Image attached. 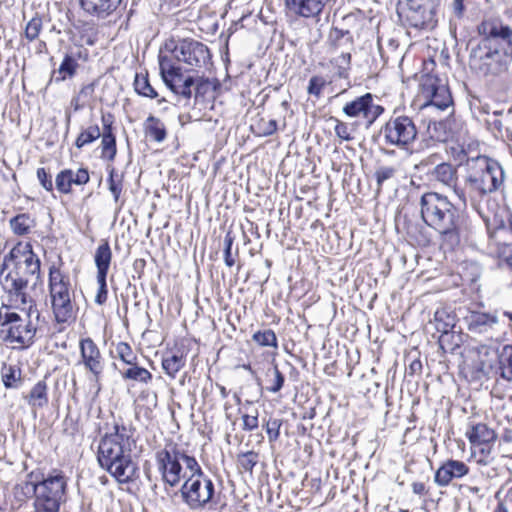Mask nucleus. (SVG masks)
I'll return each mask as SVG.
<instances>
[{
  "mask_svg": "<svg viewBox=\"0 0 512 512\" xmlns=\"http://www.w3.org/2000/svg\"><path fill=\"white\" fill-rule=\"evenodd\" d=\"M1 285L7 294L8 301L16 309L25 310L28 306L29 316L36 315L39 320L40 312L35 300L26 292L29 280L41 276V261L33 252L30 243H17L8 254L4 256L1 271Z\"/></svg>",
  "mask_w": 512,
  "mask_h": 512,
  "instance_id": "f257e3e1",
  "label": "nucleus"
},
{
  "mask_svg": "<svg viewBox=\"0 0 512 512\" xmlns=\"http://www.w3.org/2000/svg\"><path fill=\"white\" fill-rule=\"evenodd\" d=\"M420 213L423 222L439 237L445 250L453 251L470 232L467 215L447 196L437 192H426L420 198Z\"/></svg>",
  "mask_w": 512,
  "mask_h": 512,
  "instance_id": "f03ea898",
  "label": "nucleus"
},
{
  "mask_svg": "<svg viewBox=\"0 0 512 512\" xmlns=\"http://www.w3.org/2000/svg\"><path fill=\"white\" fill-rule=\"evenodd\" d=\"M113 430L101 438L97 459L99 465L119 483H129L137 470L131 455L135 445L134 429L124 423L115 422Z\"/></svg>",
  "mask_w": 512,
  "mask_h": 512,
  "instance_id": "7ed1b4c3",
  "label": "nucleus"
},
{
  "mask_svg": "<svg viewBox=\"0 0 512 512\" xmlns=\"http://www.w3.org/2000/svg\"><path fill=\"white\" fill-rule=\"evenodd\" d=\"M464 190L474 208L492 194L504 195L506 172L499 161L486 155L468 158L466 161Z\"/></svg>",
  "mask_w": 512,
  "mask_h": 512,
  "instance_id": "20e7f679",
  "label": "nucleus"
},
{
  "mask_svg": "<svg viewBox=\"0 0 512 512\" xmlns=\"http://www.w3.org/2000/svg\"><path fill=\"white\" fill-rule=\"evenodd\" d=\"M66 486L62 471L54 470L41 479L32 472L29 480L16 487V497L22 499L34 496L35 512H59L65 498Z\"/></svg>",
  "mask_w": 512,
  "mask_h": 512,
  "instance_id": "39448f33",
  "label": "nucleus"
},
{
  "mask_svg": "<svg viewBox=\"0 0 512 512\" xmlns=\"http://www.w3.org/2000/svg\"><path fill=\"white\" fill-rule=\"evenodd\" d=\"M156 463L162 480L170 487L177 486L186 472L198 471L199 463L194 456L175 443H170L164 449L156 452Z\"/></svg>",
  "mask_w": 512,
  "mask_h": 512,
  "instance_id": "423d86ee",
  "label": "nucleus"
},
{
  "mask_svg": "<svg viewBox=\"0 0 512 512\" xmlns=\"http://www.w3.org/2000/svg\"><path fill=\"white\" fill-rule=\"evenodd\" d=\"M11 308H16L11 302L2 304L0 308V331L6 333L5 340L28 347L34 343L37 333L42 330L41 320H37L35 314L29 316L28 306H26L24 311L28 321L24 323L21 316L11 311Z\"/></svg>",
  "mask_w": 512,
  "mask_h": 512,
  "instance_id": "0eeeda50",
  "label": "nucleus"
},
{
  "mask_svg": "<svg viewBox=\"0 0 512 512\" xmlns=\"http://www.w3.org/2000/svg\"><path fill=\"white\" fill-rule=\"evenodd\" d=\"M511 62L512 51L483 39L470 51L471 68L484 76H499L507 72Z\"/></svg>",
  "mask_w": 512,
  "mask_h": 512,
  "instance_id": "6e6552de",
  "label": "nucleus"
},
{
  "mask_svg": "<svg viewBox=\"0 0 512 512\" xmlns=\"http://www.w3.org/2000/svg\"><path fill=\"white\" fill-rule=\"evenodd\" d=\"M379 135L386 146L408 151L417 139L418 129L412 117L393 113L380 128Z\"/></svg>",
  "mask_w": 512,
  "mask_h": 512,
  "instance_id": "1a4fd4ad",
  "label": "nucleus"
},
{
  "mask_svg": "<svg viewBox=\"0 0 512 512\" xmlns=\"http://www.w3.org/2000/svg\"><path fill=\"white\" fill-rule=\"evenodd\" d=\"M48 288L56 322L66 323L73 316L70 281L54 264L49 268Z\"/></svg>",
  "mask_w": 512,
  "mask_h": 512,
  "instance_id": "9d476101",
  "label": "nucleus"
},
{
  "mask_svg": "<svg viewBox=\"0 0 512 512\" xmlns=\"http://www.w3.org/2000/svg\"><path fill=\"white\" fill-rule=\"evenodd\" d=\"M180 493L183 502L191 510H202L212 503L215 486L199 465L198 471H192L182 484Z\"/></svg>",
  "mask_w": 512,
  "mask_h": 512,
  "instance_id": "9b49d317",
  "label": "nucleus"
},
{
  "mask_svg": "<svg viewBox=\"0 0 512 512\" xmlns=\"http://www.w3.org/2000/svg\"><path fill=\"white\" fill-rule=\"evenodd\" d=\"M439 0H401L397 13L408 26L430 29L436 24L435 14Z\"/></svg>",
  "mask_w": 512,
  "mask_h": 512,
  "instance_id": "f8f14e48",
  "label": "nucleus"
},
{
  "mask_svg": "<svg viewBox=\"0 0 512 512\" xmlns=\"http://www.w3.org/2000/svg\"><path fill=\"white\" fill-rule=\"evenodd\" d=\"M467 331L474 336H483L491 339L500 333L501 320L497 310L483 311L469 309L463 317Z\"/></svg>",
  "mask_w": 512,
  "mask_h": 512,
  "instance_id": "ddd939ff",
  "label": "nucleus"
},
{
  "mask_svg": "<svg viewBox=\"0 0 512 512\" xmlns=\"http://www.w3.org/2000/svg\"><path fill=\"white\" fill-rule=\"evenodd\" d=\"M174 58L183 62L191 70L206 66L211 59L208 47L194 39L179 40L172 49Z\"/></svg>",
  "mask_w": 512,
  "mask_h": 512,
  "instance_id": "4468645a",
  "label": "nucleus"
},
{
  "mask_svg": "<svg viewBox=\"0 0 512 512\" xmlns=\"http://www.w3.org/2000/svg\"><path fill=\"white\" fill-rule=\"evenodd\" d=\"M384 111L383 106L374 103V96L369 92L347 102L342 108V112L348 118H362L366 129H369Z\"/></svg>",
  "mask_w": 512,
  "mask_h": 512,
  "instance_id": "2eb2a0df",
  "label": "nucleus"
},
{
  "mask_svg": "<svg viewBox=\"0 0 512 512\" xmlns=\"http://www.w3.org/2000/svg\"><path fill=\"white\" fill-rule=\"evenodd\" d=\"M478 30L483 40L512 51V28L509 25L498 20L483 21Z\"/></svg>",
  "mask_w": 512,
  "mask_h": 512,
  "instance_id": "dca6fc26",
  "label": "nucleus"
},
{
  "mask_svg": "<svg viewBox=\"0 0 512 512\" xmlns=\"http://www.w3.org/2000/svg\"><path fill=\"white\" fill-rule=\"evenodd\" d=\"M81 362L85 368L90 371L96 380L102 374L104 364L100 350L91 338H85L80 341Z\"/></svg>",
  "mask_w": 512,
  "mask_h": 512,
  "instance_id": "f3484780",
  "label": "nucleus"
},
{
  "mask_svg": "<svg viewBox=\"0 0 512 512\" xmlns=\"http://www.w3.org/2000/svg\"><path fill=\"white\" fill-rule=\"evenodd\" d=\"M469 473V467L459 460L449 459L441 464L434 475V482L439 487L448 486L453 480L460 479Z\"/></svg>",
  "mask_w": 512,
  "mask_h": 512,
  "instance_id": "a211bd4d",
  "label": "nucleus"
},
{
  "mask_svg": "<svg viewBox=\"0 0 512 512\" xmlns=\"http://www.w3.org/2000/svg\"><path fill=\"white\" fill-rule=\"evenodd\" d=\"M330 0H284L285 9L297 17L317 18Z\"/></svg>",
  "mask_w": 512,
  "mask_h": 512,
  "instance_id": "6ab92c4d",
  "label": "nucleus"
},
{
  "mask_svg": "<svg viewBox=\"0 0 512 512\" xmlns=\"http://www.w3.org/2000/svg\"><path fill=\"white\" fill-rule=\"evenodd\" d=\"M432 176L443 185L452 188L463 206L467 205L466 192L464 188L457 186V169L452 164L446 162L438 164L434 168Z\"/></svg>",
  "mask_w": 512,
  "mask_h": 512,
  "instance_id": "aec40b11",
  "label": "nucleus"
},
{
  "mask_svg": "<svg viewBox=\"0 0 512 512\" xmlns=\"http://www.w3.org/2000/svg\"><path fill=\"white\" fill-rule=\"evenodd\" d=\"M83 13L96 20H104L111 16L122 0H78Z\"/></svg>",
  "mask_w": 512,
  "mask_h": 512,
  "instance_id": "412c9836",
  "label": "nucleus"
},
{
  "mask_svg": "<svg viewBox=\"0 0 512 512\" xmlns=\"http://www.w3.org/2000/svg\"><path fill=\"white\" fill-rule=\"evenodd\" d=\"M485 350L486 354L491 352L497 358L495 374L507 381H512V345L506 344L495 350L492 348H485Z\"/></svg>",
  "mask_w": 512,
  "mask_h": 512,
  "instance_id": "4be33fe9",
  "label": "nucleus"
},
{
  "mask_svg": "<svg viewBox=\"0 0 512 512\" xmlns=\"http://www.w3.org/2000/svg\"><path fill=\"white\" fill-rule=\"evenodd\" d=\"M466 436L472 445L474 453H476V445L493 444L497 438L495 431L484 423L472 425L466 432Z\"/></svg>",
  "mask_w": 512,
  "mask_h": 512,
  "instance_id": "5701e85b",
  "label": "nucleus"
},
{
  "mask_svg": "<svg viewBox=\"0 0 512 512\" xmlns=\"http://www.w3.org/2000/svg\"><path fill=\"white\" fill-rule=\"evenodd\" d=\"M429 91L430 99L425 103V107L433 106L439 110H445L452 104V97L447 86L431 84Z\"/></svg>",
  "mask_w": 512,
  "mask_h": 512,
  "instance_id": "b1692460",
  "label": "nucleus"
},
{
  "mask_svg": "<svg viewBox=\"0 0 512 512\" xmlns=\"http://www.w3.org/2000/svg\"><path fill=\"white\" fill-rule=\"evenodd\" d=\"M430 324L434 326L437 333L443 334L456 328L457 317L453 311L447 308H439L435 311Z\"/></svg>",
  "mask_w": 512,
  "mask_h": 512,
  "instance_id": "393cba45",
  "label": "nucleus"
},
{
  "mask_svg": "<svg viewBox=\"0 0 512 512\" xmlns=\"http://www.w3.org/2000/svg\"><path fill=\"white\" fill-rule=\"evenodd\" d=\"M194 84L195 78L192 76L185 77L182 72L165 83L172 93L185 99L191 98Z\"/></svg>",
  "mask_w": 512,
  "mask_h": 512,
  "instance_id": "a878e982",
  "label": "nucleus"
},
{
  "mask_svg": "<svg viewBox=\"0 0 512 512\" xmlns=\"http://www.w3.org/2000/svg\"><path fill=\"white\" fill-rule=\"evenodd\" d=\"M134 90L135 92L146 98L157 99L158 105H162L163 103H167L168 100L165 97H160L156 91V89L150 84L149 78L147 74H136L134 79Z\"/></svg>",
  "mask_w": 512,
  "mask_h": 512,
  "instance_id": "bb28decb",
  "label": "nucleus"
},
{
  "mask_svg": "<svg viewBox=\"0 0 512 512\" xmlns=\"http://www.w3.org/2000/svg\"><path fill=\"white\" fill-rule=\"evenodd\" d=\"M32 409L43 408L48 405V386L45 380L38 381L28 395L24 397Z\"/></svg>",
  "mask_w": 512,
  "mask_h": 512,
  "instance_id": "cd10ccee",
  "label": "nucleus"
},
{
  "mask_svg": "<svg viewBox=\"0 0 512 512\" xmlns=\"http://www.w3.org/2000/svg\"><path fill=\"white\" fill-rule=\"evenodd\" d=\"M112 260V251L108 241L101 243L94 255V262L97 268V276H107Z\"/></svg>",
  "mask_w": 512,
  "mask_h": 512,
  "instance_id": "c85d7f7f",
  "label": "nucleus"
},
{
  "mask_svg": "<svg viewBox=\"0 0 512 512\" xmlns=\"http://www.w3.org/2000/svg\"><path fill=\"white\" fill-rule=\"evenodd\" d=\"M119 372L123 380L141 384H148L153 378L152 374L146 368L139 366L137 361H135V364L128 365V368L119 370Z\"/></svg>",
  "mask_w": 512,
  "mask_h": 512,
  "instance_id": "c756f323",
  "label": "nucleus"
},
{
  "mask_svg": "<svg viewBox=\"0 0 512 512\" xmlns=\"http://www.w3.org/2000/svg\"><path fill=\"white\" fill-rule=\"evenodd\" d=\"M433 337L435 338L436 335L433 334ZM437 340L439 347L444 353H454L458 348H460L463 342V335L461 332L452 329L443 334H439L437 336Z\"/></svg>",
  "mask_w": 512,
  "mask_h": 512,
  "instance_id": "7c9ffc66",
  "label": "nucleus"
},
{
  "mask_svg": "<svg viewBox=\"0 0 512 512\" xmlns=\"http://www.w3.org/2000/svg\"><path fill=\"white\" fill-rule=\"evenodd\" d=\"M9 225L15 235L24 236L30 233L36 222L30 214L21 213L11 218Z\"/></svg>",
  "mask_w": 512,
  "mask_h": 512,
  "instance_id": "2f4dec72",
  "label": "nucleus"
},
{
  "mask_svg": "<svg viewBox=\"0 0 512 512\" xmlns=\"http://www.w3.org/2000/svg\"><path fill=\"white\" fill-rule=\"evenodd\" d=\"M22 371L15 365L4 364L1 369V379L5 388L17 389L22 383Z\"/></svg>",
  "mask_w": 512,
  "mask_h": 512,
  "instance_id": "473e14b6",
  "label": "nucleus"
},
{
  "mask_svg": "<svg viewBox=\"0 0 512 512\" xmlns=\"http://www.w3.org/2000/svg\"><path fill=\"white\" fill-rule=\"evenodd\" d=\"M145 130L147 135L156 142L161 143L166 139L167 132L164 124L159 118H156L153 115L147 117L145 121Z\"/></svg>",
  "mask_w": 512,
  "mask_h": 512,
  "instance_id": "72a5a7b5",
  "label": "nucleus"
},
{
  "mask_svg": "<svg viewBox=\"0 0 512 512\" xmlns=\"http://www.w3.org/2000/svg\"><path fill=\"white\" fill-rule=\"evenodd\" d=\"M329 121L334 123V131L338 138L342 141H352L355 136L354 134L357 131L358 123H346L344 121L339 120L336 117H330Z\"/></svg>",
  "mask_w": 512,
  "mask_h": 512,
  "instance_id": "f704fd0d",
  "label": "nucleus"
},
{
  "mask_svg": "<svg viewBox=\"0 0 512 512\" xmlns=\"http://www.w3.org/2000/svg\"><path fill=\"white\" fill-rule=\"evenodd\" d=\"M329 44L337 49L345 45H353V36L349 30L332 27L328 35Z\"/></svg>",
  "mask_w": 512,
  "mask_h": 512,
  "instance_id": "c9c22d12",
  "label": "nucleus"
},
{
  "mask_svg": "<svg viewBox=\"0 0 512 512\" xmlns=\"http://www.w3.org/2000/svg\"><path fill=\"white\" fill-rule=\"evenodd\" d=\"M185 362V357L182 354H169L163 358L162 368L168 376L174 378L184 367Z\"/></svg>",
  "mask_w": 512,
  "mask_h": 512,
  "instance_id": "e433bc0d",
  "label": "nucleus"
},
{
  "mask_svg": "<svg viewBox=\"0 0 512 512\" xmlns=\"http://www.w3.org/2000/svg\"><path fill=\"white\" fill-rule=\"evenodd\" d=\"M159 69L164 83L182 72L181 67L175 65L170 57L161 54L159 55Z\"/></svg>",
  "mask_w": 512,
  "mask_h": 512,
  "instance_id": "4c0bfd02",
  "label": "nucleus"
},
{
  "mask_svg": "<svg viewBox=\"0 0 512 512\" xmlns=\"http://www.w3.org/2000/svg\"><path fill=\"white\" fill-rule=\"evenodd\" d=\"M259 462V454L253 450L242 452L237 455V466L245 472L253 473L254 467Z\"/></svg>",
  "mask_w": 512,
  "mask_h": 512,
  "instance_id": "58836bf2",
  "label": "nucleus"
},
{
  "mask_svg": "<svg viewBox=\"0 0 512 512\" xmlns=\"http://www.w3.org/2000/svg\"><path fill=\"white\" fill-rule=\"evenodd\" d=\"M101 140V149H102V157L107 158L108 160H114L117 149H116V138L112 131H107L106 133H102Z\"/></svg>",
  "mask_w": 512,
  "mask_h": 512,
  "instance_id": "ea45409f",
  "label": "nucleus"
},
{
  "mask_svg": "<svg viewBox=\"0 0 512 512\" xmlns=\"http://www.w3.org/2000/svg\"><path fill=\"white\" fill-rule=\"evenodd\" d=\"M101 136L100 128L98 125H91L83 130L75 141V146L79 149L96 141Z\"/></svg>",
  "mask_w": 512,
  "mask_h": 512,
  "instance_id": "a19ab883",
  "label": "nucleus"
},
{
  "mask_svg": "<svg viewBox=\"0 0 512 512\" xmlns=\"http://www.w3.org/2000/svg\"><path fill=\"white\" fill-rule=\"evenodd\" d=\"M73 170L71 169H64L61 170L55 179V186L56 189L63 194H68L71 192V187L73 182Z\"/></svg>",
  "mask_w": 512,
  "mask_h": 512,
  "instance_id": "79ce46f5",
  "label": "nucleus"
},
{
  "mask_svg": "<svg viewBox=\"0 0 512 512\" xmlns=\"http://www.w3.org/2000/svg\"><path fill=\"white\" fill-rule=\"evenodd\" d=\"M109 191L113 195L114 202L118 204L120 200V195L123 189L122 184V175L119 176L114 168H111L109 171V177L107 179Z\"/></svg>",
  "mask_w": 512,
  "mask_h": 512,
  "instance_id": "37998d69",
  "label": "nucleus"
},
{
  "mask_svg": "<svg viewBox=\"0 0 512 512\" xmlns=\"http://www.w3.org/2000/svg\"><path fill=\"white\" fill-rule=\"evenodd\" d=\"M115 350L117 357L126 365L135 364L138 359L131 346L126 342L117 343Z\"/></svg>",
  "mask_w": 512,
  "mask_h": 512,
  "instance_id": "c03bdc74",
  "label": "nucleus"
},
{
  "mask_svg": "<svg viewBox=\"0 0 512 512\" xmlns=\"http://www.w3.org/2000/svg\"><path fill=\"white\" fill-rule=\"evenodd\" d=\"M77 67H78V63L76 62L75 58L72 57L71 55L66 54L58 68V73L62 76L60 78H57V81L64 80L67 76L68 77L74 76L76 73Z\"/></svg>",
  "mask_w": 512,
  "mask_h": 512,
  "instance_id": "a18cd8bd",
  "label": "nucleus"
},
{
  "mask_svg": "<svg viewBox=\"0 0 512 512\" xmlns=\"http://www.w3.org/2000/svg\"><path fill=\"white\" fill-rule=\"evenodd\" d=\"M253 340L264 347H277V337L273 330L266 329L254 333Z\"/></svg>",
  "mask_w": 512,
  "mask_h": 512,
  "instance_id": "49530a36",
  "label": "nucleus"
},
{
  "mask_svg": "<svg viewBox=\"0 0 512 512\" xmlns=\"http://www.w3.org/2000/svg\"><path fill=\"white\" fill-rule=\"evenodd\" d=\"M273 375V379L270 380L271 385L267 386V391L271 393H278L284 386L285 377L282 372L278 369L277 365H274L272 369L267 371V376Z\"/></svg>",
  "mask_w": 512,
  "mask_h": 512,
  "instance_id": "de8ad7c7",
  "label": "nucleus"
},
{
  "mask_svg": "<svg viewBox=\"0 0 512 512\" xmlns=\"http://www.w3.org/2000/svg\"><path fill=\"white\" fill-rule=\"evenodd\" d=\"M397 174V168L394 166H380L375 171V178L378 190L381 189L384 182L394 178Z\"/></svg>",
  "mask_w": 512,
  "mask_h": 512,
  "instance_id": "09e8293b",
  "label": "nucleus"
},
{
  "mask_svg": "<svg viewBox=\"0 0 512 512\" xmlns=\"http://www.w3.org/2000/svg\"><path fill=\"white\" fill-rule=\"evenodd\" d=\"M332 63L338 68V76L346 78L351 64L350 52H343L333 59Z\"/></svg>",
  "mask_w": 512,
  "mask_h": 512,
  "instance_id": "8fccbe9b",
  "label": "nucleus"
},
{
  "mask_svg": "<svg viewBox=\"0 0 512 512\" xmlns=\"http://www.w3.org/2000/svg\"><path fill=\"white\" fill-rule=\"evenodd\" d=\"M42 30V18L39 15L34 16L25 27V37L29 41H34L38 38Z\"/></svg>",
  "mask_w": 512,
  "mask_h": 512,
  "instance_id": "3c124183",
  "label": "nucleus"
},
{
  "mask_svg": "<svg viewBox=\"0 0 512 512\" xmlns=\"http://www.w3.org/2000/svg\"><path fill=\"white\" fill-rule=\"evenodd\" d=\"M277 121L274 119L266 121L261 118L257 123V134L262 137H268L273 135L277 131Z\"/></svg>",
  "mask_w": 512,
  "mask_h": 512,
  "instance_id": "603ef678",
  "label": "nucleus"
},
{
  "mask_svg": "<svg viewBox=\"0 0 512 512\" xmlns=\"http://www.w3.org/2000/svg\"><path fill=\"white\" fill-rule=\"evenodd\" d=\"M234 237L228 232L224 238V262L228 267H232L235 264V257L232 254V246Z\"/></svg>",
  "mask_w": 512,
  "mask_h": 512,
  "instance_id": "864d4df0",
  "label": "nucleus"
},
{
  "mask_svg": "<svg viewBox=\"0 0 512 512\" xmlns=\"http://www.w3.org/2000/svg\"><path fill=\"white\" fill-rule=\"evenodd\" d=\"M326 85V81L321 76H312L309 80V84L307 87V92L310 95H314L319 97L322 93L323 88Z\"/></svg>",
  "mask_w": 512,
  "mask_h": 512,
  "instance_id": "5fc2aeb1",
  "label": "nucleus"
},
{
  "mask_svg": "<svg viewBox=\"0 0 512 512\" xmlns=\"http://www.w3.org/2000/svg\"><path fill=\"white\" fill-rule=\"evenodd\" d=\"M281 425L282 422L279 419H269L267 421L265 430L270 442H274L279 438Z\"/></svg>",
  "mask_w": 512,
  "mask_h": 512,
  "instance_id": "6e6d98bb",
  "label": "nucleus"
},
{
  "mask_svg": "<svg viewBox=\"0 0 512 512\" xmlns=\"http://www.w3.org/2000/svg\"><path fill=\"white\" fill-rule=\"evenodd\" d=\"M107 276H97L98 291L95 296V302L99 305H103L107 301L108 289H107Z\"/></svg>",
  "mask_w": 512,
  "mask_h": 512,
  "instance_id": "4d7b16f0",
  "label": "nucleus"
},
{
  "mask_svg": "<svg viewBox=\"0 0 512 512\" xmlns=\"http://www.w3.org/2000/svg\"><path fill=\"white\" fill-rule=\"evenodd\" d=\"M195 98L204 96L207 91L213 87L212 82L208 78L199 77L195 79L194 84Z\"/></svg>",
  "mask_w": 512,
  "mask_h": 512,
  "instance_id": "13d9d810",
  "label": "nucleus"
},
{
  "mask_svg": "<svg viewBox=\"0 0 512 512\" xmlns=\"http://www.w3.org/2000/svg\"><path fill=\"white\" fill-rule=\"evenodd\" d=\"M37 178L40 182L41 186L46 191H52L53 190V181L52 176L46 171L45 168L41 167L37 169Z\"/></svg>",
  "mask_w": 512,
  "mask_h": 512,
  "instance_id": "bf43d9fd",
  "label": "nucleus"
},
{
  "mask_svg": "<svg viewBox=\"0 0 512 512\" xmlns=\"http://www.w3.org/2000/svg\"><path fill=\"white\" fill-rule=\"evenodd\" d=\"M499 114H500L499 112H494L492 118L486 119V123L488 125V128L493 133H498L501 136H503V128H504V126H503V123L501 122V120L498 119V115Z\"/></svg>",
  "mask_w": 512,
  "mask_h": 512,
  "instance_id": "052dcab7",
  "label": "nucleus"
},
{
  "mask_svg": "<svg viewBox=\"0 0 512 512\" xmlns=\"http://www.w3.org/2000/svg\"><path fill=\"white\" fill-rule=\"evenodd\" d=\"M243 421V430L245 431H253L258 428V414L256 415H248L244 414L242 416Z\"/></svg>",
  "mask_w": 512,
  "mask_h": 512,
  "instance_id": "680f3d73",
  "label": "nucleus"
},
{
  "mask_svg": "<svg viewBox=\"0 0 512 512\" xmlns=\"http://www.w3.org/2000/svg\"><path fill=\"white\" fill-rule=\"evenodd\" d=\"M73 182L75 185H84L89 182V173L85 168H79L76 172L73 171Z\"/></svg>",
  "mask_w": 512,
  "mask_h": 512,
  "instance_id": "e2e57ef3",
  "label": "nucleus"
},
{
  "mask_svg": "<svg viewBox=\"0 0 512 512\" xmlns=\"http://www.w3.org/2000/svg\"><path fill=\"white\" fill-rule=\"evenodd\" d=\"M92 91V87L90 85L88 86H85L83 87L80 92H79V95L76 96V97H73L72 100H71V106L73 107L74 111H79L83 105L80 104V97L82 95H87L88 92Z\"/></svg>",
  "mask_w": 512,
  "mask_h": 512,
  "instance_id": "0e129e2a",
  "label": "nucleus"
},
{
  "mask_svg": "<svg viewBox=\"0 0 512 512\" xmlns=\"http://www.w3.org/2000/svg\"><path fill=\"white\" fill-rule=\"evenodd\" d=\"M493 444L489 445H476V452L478 451L481 454L480 462L486 461L487 457L491 453V448Z\"/></svg>",
  "mask_w": 512,
  "mask_h": 512,
  "instance_id": "69168bd1",
  "label": "nucleus"
},
{
  "mask_svg": "<svg viewBox=\"0 0 512 512\" xmlns=\"http://www.w3.org/2000/svg\"><path fill=\"white\" fill-rule=\"evenodd\" d=\"M463 2H464V0H454L453 1V12L458 18L462 17L463 12L465 10V6H464Z\"/></svg>",
  "mask_w": 512,
  "mask_h": 512,
  "instance_id": "338daca9",
  "label": "nucleus"
},
{
  "mask_svg": "<svg viewBox=\"0 0 512 512\" xmlns=\"http://www.w3.org/2000/svg\"><path fill=\"white\" fill-rule=\"evenodd\" d=\"M113 116L111 114L102 115L103 133L112 131Z\"/></svg>",
  "mask_w": 512,
  "mask_h": 512,
  "instance_id": "774afa93",
  "label": "nucleus"
}]
</instances>
